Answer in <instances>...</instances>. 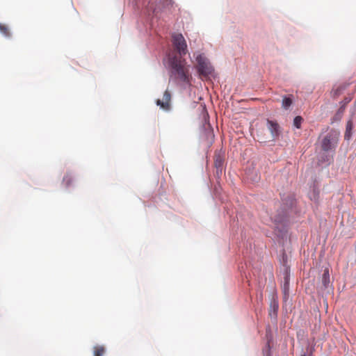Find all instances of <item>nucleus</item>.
Instances as JSON below:
<instances>
[{
  "instance_id": "6",
  "label": "nucleus",
  "mask_w": 356,
  "mask_h": 356,
  "mask_svg": "<svg viewBox=\"0 0 356 356\" xmlns=\"http://www.w3.org/2000/svg\"><path fill=\"white\" fill-rule=\"evenodd\" d=\"M225 161L224 154L221 152H216L214 154V165L217 169V172H222L223 164Z\"/></svg>"
},
{
  "instance_id": "1",
  "label": "nucleus",
  "mask_w": 356,
  "mask_h": 356,
  "mask_svg": "<svg viewBox=\"0 0 356 356\" xmlns=\"http://www.w3.org/2000/svg\"><path fill=\"white\" fill-rule=\"evenodd\" d=\"M168 56L170 79L177 83L191 85L192 76L186 60L174 53H170Z\"/></svg>"
},
{
  "instance_id": "4",
  "label": "nucleus",
  "mask_w": 356,
  "mask_h": 356,
  "mask_svg": "<svg viewBox=\"0 0 356 356\" xmlns=\"http://www.w3.org/2000/svg\"><path fill=\"white\" fill-rule=\"evenodd\" d=\"M196 60L197 70L200 75L206 77L212 74L213 69L207 58L202 55H198Z\"/></svg>"
},
{
  "instance_id": "18",
  "label": "nucleus",
  "mask_w": 356,
  "mask_h": 356,
  "mask_svg": "<svg viewBox=\"0 0 356 356\" xmlns=\"http://www.w3.org/2000/svg\"><path fill=\"white\" fill-rule=\"evenodd\" d=\"M159 3L163 7H170V6H172V5H173L172 0H159Z\"/></svg>"
},
{
  "instance_id": "7",
  "label": "nucleus",
  "mask_w": 356,
  "mask_h": 356,
  "mask_svg": "<svg viewBox=\"0 0 356 356\" xmlns=\"http://www.w3.org/2000/svg\"><path fill=\"white\" fill-rule=\"evenodd\" d=\"M267 127L270 132L271 133L273 138H275L279 136L280 132V126L277 122L268 120Z\"/></svg>"
},
{
  "instance_id": "13",
  "label": "nucleus",
  "mask_w": 356,
  "mask_h": 356,
  "mask_svg": "<svg viewBox=\"0 0 356 356\" xmlns=\"http://www.w3.org/2000/svg\"><path fill=\"white\" fill-rule=\"evenodd\" d=\"M73 181V177L70 173H67L63 179V183L65 184L66 187H68L70 186V184Z\"/></svg>"
},
{
  "instance_id": "14",
  "label": "nucleus",
  "mask_w": 356,
  "mask_h": 356,
  "mask_svg": "<svg viewBox=\"0 0 356 356\" xmlns=\"http://www.w3.org/2000/svg\"><path fill=\"white\" fill-rule=\"evenodd\" d=\"M288 218L287 216L285 214L283 217H280L279 216L275 217V222L277 224H284L285 225L287 222Z\"/></svg>"
},
{
  "instance_id": "8",
  "label": "nucleus",
  "mask_w": 356,
  "mask_h": 356,
  "mask_svg": "<svg viewBox=\"0 0 356 356\" xmlns=\"http://www.w3.org/2000/svg\"><path fill=\"white\" fill-rule=\"evenodd\" d=\"M308 197L309 200L314 203H318L320 200V189L318 186L316 184H314L312 189L308 193Z\"/></svg>"
},
{
  "instance_id": "11",
  "label": "nucleus",
  "mask_w": 356,
  "mask_h": 356,
  "mask_svg": "<svg viewBox=\"0 0 356 356\" xmlns=\"http://www.w3.org/2000/svg\"><path fill=\"white\" fill-rule=\"evenodd\" d=\"M105 353V348L103 346H95L93 348L94 356H103Z\"/></svg>"
},
{
  "instance_id": "15",
  "label": "nucleus",
  "mask_w": 356,
  "mask_h": 356,
  "mask_svg": "<svg viewBox=\"0 0 356 356\" xmlns=\"http://www.w3.org/2000/svg\"><path fill=\"white\" fill-rule=\"evenodd\" d=\"M352 129H353V123L350 121H349V122H348V123L346 124V133H345V138L346 139L349 138Z\"/></svg>"
},
{
  "instance_id": "3",
  "label": "nucleus",
  "mask_w": 356,
  "mask_h": 356,
  "mask_svg": "<svg viewBox=\"0 0 356 356\" xmlns=\"http://www.w3.org/2000/svg\"><path fill=\"white\" fill-rule=\"evenodd\" d=\"M172 42L176 53L181 58L188 52L186 41L181 33H173L172 35Z\"/></svg>"
},
{
  "instance_id": "5",
  "label": "nucleus",
  "mask_w": 356,
  "mask_h": 356,
  "mask_svg": "<svg viewBox=\"0 0 356 356\" xmlns=\"http://www.w3.org/2000/svg\"><path fill=\"white\" fill-rule=\"evenodd\" d=\"M157 106L165 111H169L171 109V94L168 90H166L163 96V99H158L156 101Z\"/></svg>"
},
{
  "instance_id": "16",
  "label": "nucleus",
  "mask_w": 356,
  "mask_h": 356,
  "mask_svg": "<svg viewBox=\"0 0 356 356\" xmlns=\"http://www.w3.org/2000/svg\"><path fill=\"white\" fill-rule=\"evenodd\" d=\"M0 32L5 36L8 37L10 36V32L8 28L4 25L0 24Z\"/></svg>"
},
{
  "instance_id": "2",
  "label": "nucleus",
  "mask_w": 356,
  "mask_h": 356,
  "mask_svg": "<svg viewBox=\"0 0 356 356\" xmlns=\"http://www.w3.org/2000/svg\"><path fill=\"white\" fill-rule=\"evenodd\" d=\"M339 132L332 129L321 140V147L325 152L334 151L337 147Z\"/></svg>"
},
{
  "instance_id": "19",
  "label": "nucleus",
  "mask_w": 356,
  "mask_h": 356,
  "mask_svg": "<svg viewBox=\"0 0 356 356\" xmlns=\"http://www.w3.org/2000/svg\"><path fill=\"white\" fill-rule=\"evenodd\" d=\"M289 281H288L287 278H286V280H285V282L284 284V293L285 298H286V296H287V293H288V291H289Z\"/></svg>"
},
{
  "instance_id": "17",
  "label": "nucleus",
  "mask_w": 356,
  "mask_h": 356,
  "mask_svg": "<svg viewBox=\"0 0 356 356\" xmlns=\"http://www.w3.org/2000/svg\"><path fill=\"white\" fill-rule=\"evenodd\" d=\"M303 119L301 116H296L293 120V125L297 129H300Z\"/></svg>"
},
{
  "instance_id": "12",
  "label": "nucleus",
  "mask_w": 356,
  "mask_h": 356,
  "mask_svg": "<svg viewBox=\"0 0 356 356\" xmlns=\"http://www.w3.org/2000/svg\"><path fill=\"white\" fill-rule=\"evenodd\" d=\"M322 282L325 287H327L329 283H330V274L327 269H325L324 270V273L323 274L322 277Z\"/></svg>"
},
{
  "instance_id": "9",
  "label": "nucleus",
  "mask_w": 356,
  "mask_h": 356,
  "mask_svg": "<svg viewBox=\"0 0 356 356\" xmlns=\"http://www.w3.org/2000/svg\"><path fill=\"white\" fill-rule=\"evenodd\" d=\"M278 308V301L275 298H273L270 303L269 316L276 318Z\"/></svg>"
},
{
  "instance_id": "10",
  "label": "nucleus",
  "mask_w": 356,
  "mask_h": 356,
  "mask_svg": "<svg viewBox=\"0 0 356 356\" xmlns=\"http://www.w3.org/2000/svg\"><path fill=\"white\" fill-rule=\"evenodd\" d=\"M293 104V98L290 96H284L282 102V107L287 110Z\"/></svg>"
}]
</instances>
